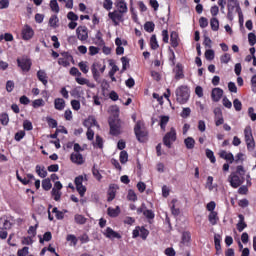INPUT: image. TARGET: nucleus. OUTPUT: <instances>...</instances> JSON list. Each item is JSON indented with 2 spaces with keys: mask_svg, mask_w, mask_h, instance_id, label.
Segmentation results:
<instances>
[{
  "mask_svg": "<svg viewBox=\"0 0 256 256\" xmlns=\"http://www.w3.org/2000/svg\"><path fill=\"white\" fill-rule=\"evenodd\" d=\"M175 95L177 103L185 105L189 101V97H191V92L189 91V87L179 86L175 91Z\"/></svg>",
  "mask_w": 256,
  "mask_h": 256,
  "instance_id": "f257e3e1",
  "label": "nucleus"
},
{
  "mask_svg": "<svg viewBox=\"0 0 256 256\" xmlns=\"http://www.w3.org/2000/svg\"><path fill=\"white\" fill-rule=\"evenodd\" d=\"M105 64L101 62H94L91 66V72L94 81L99 83V79H101V73H105Z\"/></svg>",
  "mask_w": 256,
  "mask_h": 256,
  "instance_id": "f03ea898",
  "label": "nucleus"
},
{
  "mask_svg": "<svg viewBox=\"0 0 256 256\" xmlns=\"http://www.w3.org/2000/svg\"><path fill=\"white\" fill-rule=\"evenodd\" d=\"M134 133L137 140L140 143H143L145 141V138L147 137V130L145 129V124L141 121H138L134 127Z\"/></svg>",
  "mask_w": 256,
  "mask_h": 256,
  "instance_id": "7ed1b4c3",
  "label": "nucleus"
},
{
  "mask_svg": "<svg viewBox=\"0 0 256 256\" xmlns=\"http://www.w3.org/2000/svg\"><path fill=\"white\" fill-rule=\"evenodd\" d=\"M244 137L248 151H253V149H255V139L253 138V131L251 130V126H246L244 129Z\"/></svg>",
  "mask_w": 256,
  "mask_h": 256,
  "instance_id": "20e7f679",
  "label": "nucleus"
},
{
  "mask_svg": "<svg viewBox=\"0 0 256 256\" xmlns=\"http://www.w3.org/2000/svg\"><path fill=\"white\" fill-rule=\"evenodd\" d=\"M175 141H177V131L175 128H171L170 131L163 137V143L166 147H168V149H171V146L173 143H175Z\"/></svg>",
  "mask_w": 256,
  "mask_h": 256,
  "instance_id": "39448f33",
  "label": "nucleus"
},
{
  "mask_svg": "<svg viewBox=\"0 0 256 256\" xmlns=\"http://www.w3.org/2000/svg\"><path fill=\"white\" fill-rule=\"evenodd\" d=\"M228 182L233 187V189H237L241 187L243 183H245V177L237 175V173L233 172L228 176Z\"/></svg>",
  "mask_w": 256,
  "mask_h": 256,
  "instance_id": "423d86ee",
  "label": "nucleus"
},
{
  "mask_svg": "<svg viewBox=\"0 0 256 256\" xmlns=\"http://www.w3.org/2000/svg\"><path fill=\"white\" fill-rule=\"evenodd\" d=\"M85 177L83 176H78L75 178L74 180V183H75V186H76V189L80 195V197H84L85 196V193L87 192V187H85L83 185V181H85Z\"/></svg>",
  "mask_w": 256,
  "mask_h": 256,
  "instance_id": "0eeeda50",
  "label": "nucleus"
},
{
  "mask_svg": "<svg viewBox=\"0 0 256 256\" xmlns=\"http://www.w3.org/2000/svg\"><path fill=\"white\" fill-rule=\"evenodd\" d=\"M18 67L24 72H29L31 70V60L27 57H22L17 59Z\"/></svg>",
  "mask_w": 256,
  "mask_h": 256,
  "instance_id": "6e6552de",
  "label": "nucleus"
},
{
  "mask_svg": "<svg viewBox=\"0 0 256 256\" xmlns=\"http://www.w3.org/2000/svg\"><path fill=\"white\" fill-rule=\"evenodd\" d=\"M76 35L79 41H87L89 39V29H87V26H79L76 29Z\"/></svg>",
  "mask_w": 256,
  "mask_h": 256,
  "instance_id": "1a4fd4ad",
  "label": "nucleus"
},
{
  "mask_svg": "<svg viewBox=\"0 0 256 256\" xmlns=\"http://www.w3.org/2000/svg\"><path fill=\"white\" fill-rule=\"evenodd\" d=\"M132 237L136 239V237H141V239H147L149 237V230L145 229V227H136L133 230Z\"/></svg>",
  "mask_w": 256,
  "mask_h": 256,
  "instance_id": "9d476101",
  "label": "nucleus"
},
{
  "mask_svg": "<svg viewBox=\"0 0 256 256\" xmlns=\"http://www.w3.org/2000/svg\"><path fill=\"white\" fill-rule=\"evenodd\" d=\"M72 60L73 56H71V54H69L68 52H64L58 59V65H62V67H69V65H71Z\"/></svg>",
  "mask_w": 256,
  "mask_h": 256,
  "instance_id": "9b49d317",
  "label": "nucleus"
},
{
  "mask_svg": "<svg viewBox=\"0 0 256 256\" xmlns=\"http://www.w3.org/2000/svg\"><path fill=\"white\" fill-rule=\"evenodd\" d=\"M109 19L114 23L115 26L119 25L123 21V14L117 10L108 13Z\"/></svg>",
  "mask_w": 256,
  "mask_h": 256,
  "instance_id": "f8f14e48",
  "label": "nucleus"
},
{
  "mask_svg": "<svg viewBox=\"0 0 256 256\" xmlns=\"http://www.w3.org/2000/svg\"><path fill=\"white\" fill-rule=\"evenodd\" d=\"M111 135H119L121 133V121H109Z\"/></svg>",
  "mask_w": 256,
  "mask_h": 256,
  "instance_id": "ddd939ff",
  "label": "nucleus"
},
{
  "mask_svg": "<svg viewBox=\"0 0 256 256\" xmlns=\"http://www.w3.org/2000/svg\"><path fill=\"white\" fill-rule=\"evenodd\" d=\"M33 35H35V32L33 31V28L29 25H25L22 29V38L24 41H29V39H33Z\"/></svg>",
  "mask_w": 256,
  "mask_h": 256,
  "instance_id": "4468645a",
  "label": "nucleus"
},
{
  "mask_svg": "<svg viewBox=\"0 0 256 256\" xmlns=\"http://www.w3.org/2000/svg\"><path fill=\"white\" fill-rule=\"evenodd\" d=\"M70 159L72 163H76V165H83L85 163V159L83 158V155L79 152H74L71 154Z\"/></svg>",
  "mask_w": 256,
  "mask_h": 256,
  "instance_id": "2eb2a0df",
  "label": "nucleus"
},
{
  "mask_svg": "<svg viewBox=\"0 0 256 256\" xmlns=\"http://www.w3.org/2000/svg\"><path fill=\"white\" fill-rule=\"evenodd\" d=\"M211 97L215 103L221 101V98L223 97V89L221 88L212 89Z\"/></svg>",
  "mask_w": 256,
  "mask_h": 256,
  "instance_id": "dca6fc26",
  "label": "nucleus"
},
{
  "mask_svg": "<svg viewBox=\"0 0 256 256\" xmlns=\"http://www.w3.org/2000/svg\"><path fill=\"white\" fill-rule=\"evenodd\" d=\"M104 235L107 239H121V234L114 231L111 227L106 228Z\"/></svg>",
  "mask_w": 256,
  "mask_h": 256,
  "instance_id": "f3484780",
  "label": "nucleus"
},
{
  "mask_svg": "<svg viewBox=\"0 0 256 256\" xmlns=\"http://www.w3.org/2000/svg\"><path fill=\"white\" fill-rule=\"evenodd\" d=\"M118 12L122 13L123 15H125V13H127L128 8H127V3L125 2V0H116L115 3Z\"/></svg>",
  "mask_w": 256,
  "mask_h": 256,
  "instance_id": "a211bd4d",
  "label": "nucleus"
},
{
  "mask_svg": "<svg viewBox=\"0 0 256 256\" xmlns=\"http://www.w3.org/2000/svg\"><path fill=\"white\" fill-rule=\"evenodd\" d=\"M37 78L42 83V85L47 87V84L49 83V80H48V77H47V72H45V70H39L37 72Z\"/></svg>",
  "mask_w": 256,
  "mask_h": 256,
  "instance_id": "6ab92c4d",
  "label": "nucleus"
},
{
  "mask_svg": "<svg viewBox=\"0 0 256 256\" xmlns=\"http://www.w3.org/2000/svg\"><path fill=\"white\" fill-rule=\"evenodd\" d=\"M75 81L76 83H78V85H87V87H89L90 89H95V84L93 82H90L89 79L77 77Z\"/></svg>",
  "mask_w": 256,
  "mask_h": 256,
  "instance_id": "aec40b11",
  "label": "nucleus"
},
{
  "mask_svg": "<svg viewBox=\"0 0 256 256\" xmlns=\"http://www.w3.org/2000/svg\"><path fill=\"white\" fill-rule=\"evenodd\" d=\"M84 127L90 128L97 127L99 129V124H97V120L93 116H89L87 120L84 121Z\"/></svg>",
  "mask_w": 256,
  "mask_h": 256,
  "instance_id": "412c9836",
  "label": "nucleus"
},
{
  "mask_svg": "<svg viewBox=\"0 0 256 256\" xmlns=\"http://www.w3.org/2000/svg\"><path fill=\"white\" fill-rule=\"evenodd\" d=\"M94 43L95 45H98V47H103L105 45V40H103V33H101V31H97Z\"/></svg>",
  "mask_w": 256,
  "mask_h": 256,
  "instance_id": "4be33fe9",
  "label": "nucleus"
},
{
  "mask_svg": "<svg viewBox=\"0 0 256 256\" xmlns=\"http://www.w3.org/2000/svg\"><path fill=\"white\" fill-rule=\"evenodd\" d=\"M54 107L57 111H63L65 109V100L63 98H56L54 100Z\"/></svg>",
  "mask_w": 256,
  "mask_h": 256,
  "instance_id": "5701e85b",
  "label": "nucleus"
},
{
  "mask_svg": "<svg viewBox=\"0 0 256 256\" xmlns=\"http://www.w3.org/2000/svg\"><path fill=\"white\" fill-rule=\"evenodd\" d=\"M11 221L7 217L0 218V229H11Z\"/></svg>",
  "mask_w": 256,
  "mask_h": 256,
  "instance_id": "b1692460",
  "label": "nucleus"
},
{
  "mask_svg": "<svg viewBox=\"0 0 256 256\" xmlns=\"http://www.w3.org/2000/svg\"><path fill=\"white\" fill-rule=\"evenodd\" d=\"M239 222L237 223V229L241 233L245 228H247V224L245 223V217L243 214H239Z\"/></svg>",
  "mask_w": 256,
  "mask_h": 256,
  "instance_id": "393cba45",
  "label": "nucleus"
},
{
  "mask_svg": "<svg viewBox=\"0 0 256 256\" xmlns=\"http://www.w3.org/2000/svg\"><path fill=\"white\" fill-rule=\"evenodd\" d=\"M170 41H171L172 47L174 48L179 47V35L177 34V32L171 33Z\"/></svg>",
  "mask_w": 256,
  "mask_h": 256,
  "instance_id": "a878e982",
  "label": "nucleus"
},
{
  "mask_svg": "<svg viewBox=\"0 0 256 256\" xmlns=\"http://www.w3.org/2000/svg\"><path fill=\"white\" fill-rule=\"evenodd\" d=\"M107 213L109 217H118L119 213H121V208L119 206H116V208L109 207Z\"/></svg>",
  "mask_w": 256,
  "mask_h": 256,
  "instance_id": "bb28decb",
  "label": "nucleus"
},
{
  "mask_svg": "<svg viewBox=\"0 0 256 256\" xmlns=\"http://www.w3.org/2000/svg\"><path fill=\"white\" fill-rule=\"evenodd\" d=\"M185 75L183 74V66L181 64H177L175 68V79H183Z\"/></svg>",
  "mask_w": 256,
  "mask_h": 256,
  "instance_id": "cd10ccee",
  "label": "nucleus"
},
{
  "mask_svg": "<svg viewBox=\"0 0 256 256\" xmlns=\"http://www.w3.org/2000/svg\"><path fill=\"white\" fill-rule=\"evenodd\" d=\"M184 145L187 149H195V139L193 137H187L184 140Z\"/></svg>",
  "mask_w": 256,
  "mask_h": 256,
  "instance_id": "c85d7f7f",
  "label": "nucleus"
},
{
  "mask_svg": "<svg viewBox=\"0 0 256 256\" xmlns=\"http://www.w3.org/2000/svg\"><path fill=\"white\" fill-rule=\"evenodd\" d=\"M74 221L75 223H77L78 225H85V223H87V218H85L83 215L81 214H76L74 216Z\"/></svg>",
  "mask_w": 256,
  "mask_h": 256,
  "instance_id": "c756f323",
  "label": "nucleus"
},
{
  "mask_svg": "<svg viewBox=\"0 0 256 256\" xmlns=\"http://www.w3.org/2000/svg\"><path fill=\"white\" fill-rule=\"evenodd\" d=\"M208 221L212 225H215L217 223V221H219V216L217 215V212H210V214L208 216Z\"/></svg>",
  "mask_w": 256,
  "mask_h": 256,
  "instance_id": "7c9ffc66",
  "label": "nucleus"
},
{
  "mask_svg": "<svg viewBox=\"0 0 256 256\" xmlns=\"http://www.w3.org/2000/svg\"><path fill=\"white\" fill-rule=\"evenodd\" d=\"M210 27L212 31H219V20L216 17L211 18Z\"/></svg>",
  "mask_w": 256,
  "mask_h": 256,
  "instance_id": "2f4dec72",
  "label": "nucleus"
},
{
  "mask_svg": "<svg viewBox=\"0 0 256 256\" xmlns=\"http://www.w3.org/2000/svg\"><path fill=\"white\" fill-rule=\"evenodd\" d=\"M36 173L41 177L42 179H45L47 177V170H45V167H41L39 165L36 166Z\"/></svg>",
  "mask_w": 256,
  "mask_h": 256,
  "instance_id": "473e14b6",
  "label": "nucleus"
},
{
  "mask_svg": "<svg viewBox=\"0 0 256 256\" xmlns=\"http://www.w3.org/2000/svg\"><path fill=\"white\" fill-rule=\"evenodd\" d=\"M235 7H239V2L237 0H228L227 1L228 11H235Z\"/></svg>",
  "mask_w": 256,
  "mask_h": 256,
  "instance_id": "72a5a7b5",
  "label": "nucleus"
},
{
  "mask_svg": "<svg viewBox=\"0 0 256 256\" xmlns=\"http://www.w3.org/2000/svg\"><path fill=\"white\" fill-rule=\"evenodd\" d=\"M150 46H151V49H153V50L159 49V42H157V36L156 35L151 36Z\"/></svg>",
  "mask_w": 256,
  "mask_h": 256,
  "instance_id": "f704fd0d",
  "label": "nucleus"
},
{
  "mask_svg": "<svg viewBox=\"0 0 256 256\" xmlns=\"http://www.w3.org/2000/svg\"><path fill=\"white\" fill-rule=\"evenodd\" d=\"M50 9L53 11V13H59V3H57V0H51L50 1Z\"/></svg>",
  "mask_w": 256,
  "mask_h": 256,
  "instance_id": "c9c22d12",
  "label": "nucleus"
},
{
  "mask_svg": "<svg viewBox=\"0 0 256 256\" xmlns=\"http://www.w3.org/2000/svg\"><path fill=\"white\" fill-rule=\"evenodd\" d=\"M169 123V116H161L160 117V127L162 131H165V127Z\"/></svg>",
  "mask_w": 256,
  "mask_h": 256,
  "instance_id": "e433bc0d",
  "label": "nucleus"
},
{
  "mask_svg": "<svg viewBox=\"0 0 256 256\" xmlns=\"http://www.w3.org/2000/svg\"><path fill=\"white\" fill-rule=\"evenodd\" d=\"M51 187H53V185L51 184V180L49 178L42 181V188L44 191H49Z\"/></svg>",
  "mask_w": 256,
  "mask_h": 256,
  "instance_id": "4c0bfd02",
  "label": "nucleus"
},
{
  "mask_svg": "<svg viewBox=\"0 0 256 256\" xmlns=\"http://www.w3.org/2000/svg\"><path fill=\"white\" fill-rule=\"evenodd\" d=\"M214 243L216 251H221V236L219 234L214 236Z\"/></svg>",
  "mask_w": 256,
  "mask_h": 256,
  "instance_id": "58836bf2",
  "label": "nucleus"
},
{
  "mask_svg": "<svg viewBox=\"0 0 256 256\" xmlns=\"http://www.w3.org/2000/svg\"><path fill=\"white\" fill-rule=\"evenodd\" d=\"M144 29L147 33H153V31H155V24L153 22H146Z\"/></svg>",
  "mask_w": 256,
  "mask_h": 256,
  "instance_id": "ea45409f",
  "label": "nucleus"
},
{
  "mask_svg": "<svg viewBox=\"0 0 256 256\" xmlns=\"http://www.w3.org/2000/svg\"><path fill=\"white\" fill-rule=\"evenodd\" d=\"M129 161V154L127 151H121L120 152V163L124 165V163H127Z\"/></svg>",
  "mask_w": 256,
  "mask_h": 256,
  "instance_id": "a19ab883",
  "label": "nucleus"
},
{
  "mask_svg": "<svg viewBox=\"0 0 256 256\" xmlns=\"http://www.w3.org/2000/svg\"><path fill=\"white\" fill-rule=\"evenodd\" d=\"M45 106V101L43 99H36L32 102V107L34 109H38V107H44Z\"/></svg>",
  "mask_w": 256,
  "mask_h": 256,
  "instance_id": "79ce46f5",
  "label": "nucleus"
},
{
  "mask_svg": "<svg viewBox=\"0 0 256 256\" xmlns=\"http://www.w3.org/2000/svg\"><path fill=\"white\" fill-rule=\"evenodd\" d=\"M78 67L82 71V73H89V66L87 65V62H79Z\"/></svg>",
  "mask_w": 256,
  "mask_h": 256,
  "instance_id": "37998d69",
  "label": "nucleus"
},
{
  "mask_svg": "<svg viewBox=\"0 0 256 256\" xmlns=\"http://www.w3.org/2000/svg\"><path fill=\"white\" fill-rule=\"evenodd\" d=\"M58 23H59V18L57 17V15H52L49 19L50 27H57Z\"/></svg>",
  "mask_w": 256,
  "mask_h": 256,
  "instance_id": "c03bdc74",
  "label": "nucleus"
},
{
  "mask_svg": "<svg viewBox=\"0 0 256 256\" xmlns=\"http://www.w3.org/2000/svg\"><path fill=\"white\" fill-rule=\"evenodd\" d=\"M92 174L95 177V179H97V181H101V179H103V176L99 172V169L95 168V166L92 168Z\"/></svg>",
  "mask_w": 256,
  "mask_h": 256,
  "instance_id": "a18cd8bd",
  "label": "nucleus"
},
{
  "mask_svg": "<svg viewBox=\"0 0 256 256\" xmlns=\"http://www.w3.org/2000/svg\"><path fill=\"white\" fill-rule=\"evenodd\" d=\"M205 57L208 61H213L215 59V52L211 49L206 50Z\"/></svg>",
  "mask_w": 256,
  "mask_h": 256,
  "instance_id": "49530a36",
  "label": "nucleus"
},
{
  "mask_svg": "<svg viewBox=\"0 0 256 256\" xmlns=\"http://www.w3.org/2000/svg\"><path fill=\"white\" fill-rule=\"evenodd\" d=\"M13 89H15V82H13L12 80H8L6 82V91L8 93H11L13 91Z\"/></svg>",
  "mask_w": 256,
  "mask_h": 256,
  "instance_id": "de8ad7c7",
  "label": "nucleus"
},
{
  "mask_svg": "<svg viewBox=\"0 0 256 256\" xmlns=\"http://www.w3.org/2000/svg\"><path fill=\"white\" fill-rule=\"evenodd\" d=\"M103 7L106 9V11H111L113 9V1L104 0Z\"/></svg>",
  "mask_w": 256,
  "mask_h": 256,
  "instance_id": "09e8293b",
  "label": "nucleus"
},
{
  "mask_svg": "<svg viewBox=\"0 0 256 256\" xmlns=\"http://www.w3.org/2000/svg\"><path fill=\"white\" fill-rule=\"evenodd\" d=\"M52 196L54 198V201H59L61 199V190H55L52 188Z\"/></svg>",
  "mask_w": 256,
  "mask_h": 256,
  "instance_id": "8fccbe9b",
  "label": "nucleus"
},
{
  "mask_svg": "<svg viewBox=\"0 0 256 256\" xmlns=\"http://www.w3.org/2000/svg\"><path fill=\"white\" fill-rule=\"evenodd\" d=\"M127 199H128V201H137V194L135 193V191L129 190Z\"/></svg>",
  "mask_w": 256,
  "mask_h": 256,
  "instance_id": "3c124183",
  "label": "nucleus"
},
{
  "mask_svg": "<svg viewBox=\"0 0 256 256\" xmlns=\"http://www.w3.org/2000/svg\"><path fill=\"white\" fill-rule=\"evenodd\" d=\"M66 241H70L72 245H77V236L76 235H73V234H69L67 237H66Z\"/></svg>",
  "mask_w": 256,
  "mask_h": 256,
  "instance_id": "603ef678",
  "label": "nucleus"
},
{
  "mask_svg": "<svg viewBox=\"0 0 256 256\" xmlns=\"http://www.w3.org/2000/svg\"><path fill=\"white\" fill-rule=\"evenodd\" d=\"M94 147H98L99 149H103V138H101L100 136H96Z\"/></svg>",
  "mask_w": 256,
  "mask_h": 256,
  "instance_id": "864d4df0",
  "label": "nucleus"
},
{
  "mask_svg": "<svg viewBox=\"0 0 256 256\" xmlns=\"http://www.w3.org/2000/svg\"><path fill=\"white\" fill-rule=\"evenodd\" d=\"M191 241V233L183 232L182 233V243H189Z\"/></svg>",
  "mask_w": 256,
  "mask_h": 256,
  "instance_id": "5fc2aeb1",
  "label": "nucleus"
},
{
  "mask_svg": "<svg viewBox=\"0 0 256 256\" xmlns=\"http://www.w3.org/2000/svg\"><path fill=\"white\" fill-rule=\"evenodd\" d=\"M18 256H27L29 255V247H23L22 249H19L17 252Z\"/></svg>",
  "mask_w": 256,
  "mask_h": 256,
  "instance_id": "6e6d98bb",
  "label": "nucleus"
},
{
  "mask_svg": "<svg viewBox=\"0 0 256 256\" xmlns=\"http://www.w3.org/2000/svg\"><path fill=\"white\" fill-rule=\"evenodd\" d=\"M233 105H234V109L235 111H241L242 107H243V104L240 102L239 99H235L233 101Z\"/></svg>",
  "mask_w": 256,
  "mask_h": 256,
  "instance_id": "4d7b16f0",
  "label": "nucleus"
},
{
  "mask_svg": "<svg viewBox=\"0 0 256 256\" xmlns=\"http://www.w3.org/2000/svg\"><path fill=\"white\" fill-rule=\"evenodd\" d=\"M206 157L210 159L211 163H215V154H213V152L210 149H206Z\"/></svg>",
  "mask_w": 256,
  "mask_h": 256,
  "instance_id": "13d9d810",
  "label": "nucleus"
},
{
  "mask_svg": "<svg viewBox=\"0 0 256 256\" xmlns=\"http://www.w3.org/2000/svg\"><path fill=\"white\" fill-rule=\"evenodd\" d=\"M220 61H221V63H225V64L229 63L231 61V54L226 53V54L222 55L220 57Z\"/></svg>",
  "mask_w": 256,
  "mask_h": 256,
  "instance_id": "bf43d9fd",
  "label": "nucleus"
},
{
  "mask_svg": "<svg viewBox=\"0 0 256 256\" xmlns=\"http://www.w3.org/2000/svg\"><path fill=\"white\" fill-rule=\"evenodd\" d=\"M175 203H177V199H173L171 201V211H172V215H179V209L175 208Z\"/></svg>",
  "mask_w": 256,
  "mask_h": 256,
  "instance_id": "052dcab7",
  "label": "nucleus"
},
{
  "mask_svg": "<svg viewBox=\"0 0 256 256\" xmlns=\"http://www.w3.org/2000/svg\"><path fill=\"white\" fill-rule=\"evenodd\" d=\"M199 24L202 29H205V27L209 25V20H207V18L205 17H201L199 20Z\"/></svg>",
  "mask_w": 256,
  "mask_h": 256,
  "instance_id": "680f3d73",
  "label": "nucleus"
},
{
  "mask_svg": "<svg viewBox=\"0 0 256 256\" xmlns=\"http://www.w3.org/2000/svg\"><path fill=\"white\" fill-rule=\"evenodd\" d=\"M248 41H249V44L251 45V47H253V45H255L256 43V36L254 33H249L248 34Z\"/></svg>",
  "mask_w": 256,
  "mask_h": 256,
  "instance_id": "e2e57ef3",
  "label": "nucleus"
},
{
  "mask_svg": "<svg viewBox=\"0 0 256 256\" xmlns=\"http://www.w3.org/2000/svg\"><path fill=\"white\" fill-rule=\"evenodd\" d=\"M110 113L114 115V117H119V107L118 106H111L109 108Z\"/></svg>",
  "mask_w": 256,
  "mask_h": 256,
  "instance_id": "0e129e2a",
  "label": "nucleus"
},
{
  "mask_svg": "<svg viewBox=\"0 0 256 256\" xmlns=\"http://www.w3.org/2000/svg\"><path fill=\"white\" fill-rule=\"evenodd\" d=\"M206 187L209 189V191H213V177L208 176L207 182H206Z\"/></svg>",
  "mask_w": 256,
  "mask_h": 256,
  "instance_id": "69168bd1",
  "label": "nucleus"
},
{
  "mask_svg": "<svg viewBox=\"0 0 256 256\" xmlns=\"http://www.w3.org/2000/svg\"><path fill=\"white\" fill-rule=\"evenodd\" d=\"M164 253L166 256H175L176 255L175 249H173V248H166Z\"/></svg>",
  "mask_w": 256,
  "mask_h": 256,
  "instance_id": "338daca9",
  "label": "nucleus"
},
{
  "mask_svg": "<svg viewBox=\"0 0 256 256\" xmlns=\"http://www.w3.org/2000/svg\"><path fill=\"white\" fill-rule=\"evenodd\" d=\"M251 85L253 93H256V75L251 78Z\"/></svg>",
  "mask_w": 256,
  "mask_h": 256,
  "instance_id": "774afa93",
  "label": "nucleus"
}]
</instances>
